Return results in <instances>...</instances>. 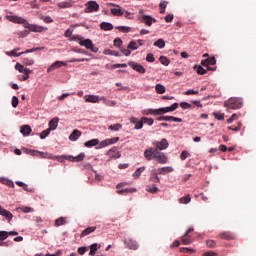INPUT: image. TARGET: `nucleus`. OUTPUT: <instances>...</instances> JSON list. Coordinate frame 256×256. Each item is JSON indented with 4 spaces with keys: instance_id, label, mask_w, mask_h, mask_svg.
<instances>
[{
    "instance_id": "1",
    "label": "nucleus",
    "mask_w": 256,
    "mask_h": 256,
    "mask_svg": "<svg viewBox=\"0 0 256 256\" xmlns=\"http://www.w3.org/2000/svg\"><path fill=\"white\" fill-rule=\"evenodd\" d=\"M6 19L10 21L11 23H17L18 25H23L25 29H29V31H32L33 33H41L43 32V26H37L35 24H29V22L19 16L15 15H8L6 16Z\"/></svg>"
},
{
    "instance_id": "2",
    "label": "nucleus",
    "mask_w": 256,
    "mask_h": 256,
    "mask_svg": "<svg viewBox=\"0 0 256 256\" xmlns=\"http://www.w3.org/2000/svg\"><path fill=\"white\" fill-rule=\"evenodd\" d=\"M144 157L146 161H153V159H155L157 163H160V165H165L169 161V158L167 155H165V153L153 150V147H150L144 151Z\"/></svg>"
},
{
    "instance_id": "3",
    "label": "nucleus",
    "mask_w": 256,
    "mask_h": 256,
    "mask_svg": "<svg viewBox=\"0 0 256 256\" xmlns=\"http://www.w3.org/2000/svg\"><path fill=\"white\" fill-rule=\"evenodd\" d=\"M224 106L227 107V109H241V107H243V99L230 98L228 101L224 102Z\"/></svg>"
},
{
    "instance_id": "4",
    "label": "nucleus",
    "mask_w": 256,
    "mask_h": 256,
    "mask_svg": "<svg viewBox=\"0 0 256 256\" xmlns=\"http://www.w3.org/2000/svg\"><path fill=\"white\" fill-rule=\"evenodd\" d=\"M201 65L203 67H207L208 71H216L217 66H215V65H217V60L215 59V57H210V58L202 60Z\"/></svg>"
},
{
    "instance_id": "5",
    "label": "nucleus",
    "mask_w": 256,
    "mask_h": 256,
    "mask_svg": "<svg viewBox=\"0 0 256 256\" xmlns=\"http://www.w3.org/2000/svg\"><path fill=\"white\" fill-rule=\"evenodd\" d=\"M137 49H139L137 42L132 40L129 42L127 48H120V51L123 53V55H125V57H129V55H131V51H137Z\"/></svg>"
},
{
    "instance_id": "6",
    "label": "nucleus",
    "mask_w": 256,
    "mask_h": 256,
    "mask_svg": "<svg viewBox=\"0 0 256 256\" xmlns=\"http://www.w3.org/2000/svg\"><path fill=\"white\" fill-rule=\"evenodd\" d=\"M152 145L155 147L153 150L165 151V149L169 147V141H167L166 138H163L161 141H154Z\"/></svg>"
},
{
    "instance_id": "7",
    "label": "nucleus",
    "mask_w": 256,
    "mask_h": 256,
    "mask_svg": "<svg viewBox=\"0 0 256 256\" xmlns=\"http://www.w3.org/2000/svg\"><path fill=\"white\" fill-rule=\"evenodd\" d=\"M79 45H81V47H85L86 49H90L92 53H97L99 51V48L95 47L90 39L80 41Z\"/></svg>"
},
{
    "instance_id": "8",
    "label": "nucleus",
    "mask_w": 256,
    "mask_h": 256,
    "mask_svg": "<svg viewBox=\"0 0 256 256\" xmlns=\"http://www.w3.org/2000/svg\"><path fill=\"white\" fill-rule=\"evenodd\" d=\"M19 50L20 48H15L10 52H7V55H10L11 57H21V55H25V53H35V51H39V48H32V49L26 50L25 52L17 53V51Z\"/></svg>"
},
{
    "instance_id": "9",
    "label": "nucleus",
    "mask_w": 256,
    "mask_h": 256,
    "mask_svg": "<svg viewBox=\"0 0 256 256\" xmlns=\"http://www.w3.org/2000/svg\"><path fill=\"white\" fill-rule=\"evenodd\" d=\"M97 11H99V4H97V2L89 1L86 3L84 13H95Z\"/></svg>"
},
{
    "instance_id": "10",
    "label": "nucleus",
    "mask_w": 256,
    "mask_h": 256,
    "mask_svg": "<svg viewBox=\"0 0 256 256\" xmlns=\"http://www.w3.org/2000/svg\"><path fill=\"white\" fill-rule=\"evenodd\" d=\"M129 67H131L134 71H137V73H140L141 75H144V73L147 72L145 67L137 62H130Z\"/></svg>"
},
{
    "instance_id": "11",
    "label": "nucleus",
    "mask_w": 256,
    "mask_h": 256,
    "mask_svg": "<svg viewBox=\"0 0 256 256\" xmlns=\"http://www.w3.org/2000/svg\"><path fill=\"white\" fill-rule=\"evenodd\" d=\"M177 107H179V103H174L169 107H165V108H160L158 109V115H161L163 113H171L173 111H176Z\"/></svg>"
},
{
    "instance_id": "12",
    "label": "nucleus",
    "mask_w": 256,
    "mask_h": 256,
    "mask_svg": "<svg viewBox=\"0 0 256 256\" xmlns=\"http://www.w3.org/2000/svg\"><path fill=\"white\" fill-rule=\"evenodd\" d=\"M63 159H66L67 161H74L75 163H79V161H83L85 159V154L84 153H80L76 157L69 156V155H64Z\"/></svg>"
},
{
    "instance_id": "13",
    "label": "nucleus",
    "mask_w": 256,
    "mask_h": 256,
    "mask_svg": "<svg viewBox=\"0 0 256 256\" xmlns=\"http://www.w3.org/2000/svg\"><path fill=\"white\" fill-rule=\"evenodd\" d=\"M66 66H67V63L63 61H56L47 69V73H51L52 71H55V69H59L60 67H66Z\"/></svg>"
},
{
    "instance_id": "14",
    "label": "nucleus",
    "mask_w": 256,
    "mask_h": 256,
    "mask_svg": "<svg viewBox=\"0 0 256 256\" xmlns=\"http://www.w3.org/2000/svg\"><path fill=\"white\" fill-rule=\"evenodd\" d=\"M0 215L2 217H5L8 223H11V221L13 220V214L7 209L2 208L1 206H0Z\"/></svg>"
},
{
    "instance_id": "15",
    "label": "nucleus",
    "mask_w": 256,
    "mask_h": 256,
    "mask_svg": "<svg viewBox=\"0 0 256 256\" xmlns=\"http://www.w3.org/2000/svg\"><path fill=\"white\" fill-rule=\"evenodd\" d=\"M130 123H132V125H135V129L139 130V129H143V120H139V118H135V117H130L129 118Z\"/></svg>"
},
{
    "instance_id": "16",
    "label": "nucleus",
    "mask_w": 256,
    "mask_h": 256,
    "mask_svg": "<svg viewBox=\"0 0 256 256\" xmlns=\"http://www.w3.org/2000/svg\"><path fill=\"white\" fill-rule=\"evenodd\" d=\"M219 237L225 241H233L235 239V234L229 231H224L219 234Z\"/></svg>"
},
{
    "instance_id": "17",
    "label": "nucleus",
    "mask_w": 256,
    "mask_h": 256,
    "mask_svg": "<svg viewBox=\"0 0 256 256\" xmlns=\"http://www.w3.org/2000/svg\"><path fill=\"white\" fill-rule=\"evenodd\" d=\"M138 19L139 21H141V23H144L148 27H151L153 25V17L149 15L140 16Z\"/></svg>"
},
{
    "instance_id": "18",
    "label": "nucleus",
    "mask_w": 256,
    "mask_h": 256,
    "mask_svg": "<svg viewBox=\"0 0 256 256\" xmlns=\"http://www.w3.org/2000/svg\"><path fill=\"white\" fill-rule=\"evenodd\" d=\"M158 121H174L175 123H183V119L175 116H160Z\"/></svg>"
},
{
    "instance_id": "19",
    "label": "nucleus",
    "mask_w": 256,
    "mask_h": 256,
    "mask_svg": "<svg viewBox=\"0 0 256 256\" xmlns=\"http://www.w3.org/2000/svg\"><path fill=\"white\" fill-rule=\"evenodd\" d=\"M96 230H97L96 226L87 227L82 231V233L80 234V237L81 238L87 237V235H91V233H95Z\"/></svg>"
},
{
    "instance_id": "20",
    "label": "nucleus",
    "mask_w": 256,
    "mask_h": 256,
    "mask_svg": "<svg viewBox=\"0 0 256 256\" xmlns=\"http://www.w3.org/2000/svg\"><path fill=\"white\" fill-rule=\"evenodd\" d=\"M84 100L86 101V103H99V101H101V99H99V96L95 95H85Z\"/></svg>"
},
{
    "instance_id": "21",
    "label": "nucleus",
    "mask_w": 256,
    "mask_h": 256,
    "mask_svg": "<svg viewBox=\"0 0 256 256\" xmlns=\"http://www.w3.org/2000/svg\"><path fill=\"white\" fill-rule=\"evenodd\" d=\"M31 131H33V130L31 129V126H29V125H22L20 128V133H22V135L24 137H29V135H31Z\"/></svg>"
},
{
    "instance_id": "22",
    "label": "nucleus",
    "mask_w": 256,
    "mask_h": 256,
    "mask_svg": "<svg viewBox=\"0 0 256 256\" xmlns=\"http://www.w3.org/2000/svg\"><path fill=\"white\" fill-rule=\"evenodd\" d=\"M174 169L171 166L159 168L157 170L158 175H167V173H173Z\"/></svg>"
},
{
    "instance_id": "23",
    "label": "nucleus",
    "mask_w": 256,
    "mask_h": 256,
    "mask_svg": "<svg viewBox=\"0 0 256 256\" xmlns=\"http://www.w3.org/2000/svg\"><path fill=\"white\" fill-rule=\"evenodd\" d=\"M126 245L129 249H132L133 251H137L139 249V245H137V242L135 240H127Z\"/></svg>"
},
{
    "instance_id": "24",
    "label": "nucleus",
    "mask_w": 256,
    "mask_h": 256,
    "mask_svg": "<svg viewBox=\"0 0 256 256\" xmlns=\"http://www.w3.org/2000/svg\"><path fill=\"white\" fill-rule=\"evenodd\" d=\"M59 125V118H53L50 122H49V128L50 131H55V129H57V126Z\"/></svg>"
},
{
    "instance_id": "25",
    "label": "nucleus",
    "mask_w": 256,
    "mask_h": 256,
    "mask_svg": "<svg viewBox=\"0 0 256 256\" xmlns=\"http://www.w3.org/2000/svg\"><path fill=\"white\" fill-rule=\"evenodd\" d=\"M136 192H137V189L135 188H126V189L117 191L118 195H129V193H136Z\"/></svg>"
},
{
    "instance_id": "26",
    "label": "nucleus",
    "mask_w": 256,
    "mask_h": 256,
    "mask_svg": "<svg viewBox=\"0 0 256 256\" xmlns=\"http://www.w3.org/2000/svg\"><path fill=\"white\" fill-rule=\"evenodd\" d=\"M100 29H102L103 31H113V24L109 22H102L100 24Z\"/></svg>"
},
{
    "instance_id": "27",
    "label": "nucleus",
    "mask_w": 256,
    "mask_h": 256,
    "mask_svg": "<svg viewBox=\"0 0 256 256\" xmlns=\"http://www.w3.org/2000/svg\"><path fill=\"white\" fill-rule=\"evenodd\" d=\"M81 137V131L79 130H73V132L70 134L69 139L70 141H77Z\"/></svg>"
},
{
    "instance_id": "28",
    "label": "nucleus",
    "mask_w": 256,
    "mask_h": 256,
    "mask_svg": "<svg viewBox=\"0 0 256 256\" xmlns=\"http://www.w3.org/2000/svg\"><path fill=\"white\" fill-rule=\"evenodd\" d=\"M98 249H101V246L99 244L94 243V244L90 245L89 255L90 256H95V253H97Z\"/></svg>"
},
{
    "instance_id": "29",
    "label": "nucleus",
    "mask_w": 256,
    "mask_h": 256,
    "mask_svg": "<svg viewBox=\"0 0 256 256\" xmlns=\"http://www.w3.org/2000/svg\"><path fill=\"white\" fill-rule=\"evenodd\" d=\"M155 91L158 93V95H163V93H166L167 88H165L163 84H156Z\"/></svg>"
},
{
    "instance_id": "30",
    "label": "nucleus",
    "mask_w": 256,
    "mask_h": 256,
    "mask_svg": "<svg viewBox=\"0 0 256 256\" xmlns=\"http://www.w3.org/2000/svg\"><path fill=\"white\" fill-rule=\"evenodd\" d=\"M85 147L91 148L99 145V139L88 140L84 143Z\"/></svg>"
},
{
    "instance_id": "31",
    "label": "nucleus",
    "mask_w": 256,
    "mask_h": 256,
    "mask_svg": "<svg viewBox=\"0 0 256 256\" xmlns=\"http://www.w3.org/2000/svg\"><path fill=\"white\" fill-rule=\"evenodd\" d=\"M111 13H112V15H114V17H122L123 10H121V7L112 8Z\"/></svg>"
},
{
    "instance_id": "32",
    "label": "nucleus",
    "mask_w": 256,
    "mask_h": 256,
    "mask_svg": "<svg viewBox=\"0 0 256 256\" xmlns=\"http://www.w3.org/2000/svg\"><path fill=\"white\" fill-rule=\"evenodd\" d=\"M111 153H115L111 156V159H119L121 157V153L115 148H112L108 151V155H111Z\"/></svg>"
},
{
    "instance_id": "33",
    "label": "nucleus",
    "mask_w": 256,
    "mask_h": 256,
    "mask_svg": "<svg viewBox=\"0 0 256 256\" xmlns=\"http://www.w3.org/2000/svg\"><path fill=\"white\" fill-rule=\"evenodd\" d=\"M150 181H152L153 183H161V179L159 178V173L153 172L150 176Z\"/></svg>"
},
{
    "instance_id": "34",
    "label": "nucleus",
    "mask_w": 256,
    "mask_h": 256,
    "mask_svg": "<svg viewBox=\"0 0 256 256\" xmlns=\"http://www.w3.org/2000/svg\"><path fill=\"white\" fill-rule=\"evenodd\" d=\"M179 203L182 205H187L188 203H191V195L183 196L179 199Z\"/></svg>"
},
{
    "instance_id": "35",
    "label": "nucleus",
    "mask_w": 256,
    "mask_h": 256,
    "mask_svg": "<svg viewBox=\"0 0 256 256\" xmlns=\"http://www.w3.org/2000/svg\"><path fill=\"white\" fill-rule=\"evenodd\" d=\"M0 183H2L3 185H7V187H15V184L13 183V181L7 179V178H0Z\"/></svg>"
},
{
    "instance_id": "36",
    "label": "nucleus",
    "mask_w": 256,
    "mask_h": 256,
    "mask_svg": "<svg viewBox=\"0 0 256 256\" xmlns=\"http://www.w3.org/2000/svg\"><path fill=\"white\" fill-rule=\"evenodd\" d=\"M67 220L65 217H60L55 220V227H61V225H65Z\"/></svg>"
},
{
    "instance_id": "37",
    "label": "nucleus",
    "mask_w": 256,
    "mask_h": 256,
    "mask_svg": "<svg viewBox=\"0 0 256 256\" xmlns=\"http://www.w3.org/2000/svg\"><path fill=\"white\" fill-rule=\"evenodd\" d=\"M142 115H159L158 109L153 110V109H146L142 111Z\"/></svg>"
},
{
    "instance_id": "38",
    "label": "nucleus",
    "mask_w": 256,
    "mask_h": 256,
    "mask_svg": "<svg viewBox=\"0 0 256 256\" xmlns=\"http://www.w3.org/2000/svg\"><path fill=\"white\" fill-rule=\"evenodd\" d=\"M141 119H142V125L145 123L146 125L151 127L153 123H155V120H153V118L142 117Z\"/></svg>"
},
{
    "instance_id": "39",
    "label": "nucleus",
    "mask_w": 256,
    "mask_h": 256,
    "mask_svg": "<svg viewBox=\"0 0 256 256\" xmlns=\"http://www.w3.org/2000/svg\"><path fill=\"white\" fill-rule=\"evenodd\" d=\"M108 129H109L110 131H119V130L123 129V125H122V124H119V123H116V124L110 125V126L108 127Z\"/></svg>"
},
{
    "instance_id": "40",
    "label": "nucleus",
    "mask_w": 256,
    "mask_h": 256,
    "mask_svg": "<svg viewBox=\"0 0 256 256\" xmlns=\"http://www.w3.org/2000/svg\"><path fill=\"white\" fill-rule=\"evenodd\" d=\"M243 127V123L238 122L237 126H228L227 129H229L230 131H241V128Z\"/></svg>"
},
{
    "instance_id": "41",
    "label": "nucleus",
    "mask_w": 256,
    "mask_h": 256,
    "mask_svg": "<svg viewBox=\"0 0 256 256\" xmlns=\"http://www.w3.org/2000/svg\"><path fill=\"white\" fill-rule=\"evenodd\" d=\"M143 171H145V166L138 168V169L133 173V177H136V179H139V177H141V173H143Z\"/></svg>"
},
{
    "instance_id": "42",
    "label": "nucleus",
    "mask_w": 256,
    "mask_h": 256,
    "mask_svg": "<svg viewBox=\"0 0 256 256\" xmlns=\"http://www.w3.org/2000/svg\"><path fill=\"white\" fill-rule=\"evenodd\" d=\"M154 47H158L159 49H163L165 47V40L163 39H158L155 43H154Z\"/></svg>"
},
{
    "instance_id": "43",
    "label": "nucleus",
    "mask_w": 256,
    "mask_h": 256,
    "mask_svg": "<svg viewBox=\"0 0 256 256\" xmlns=\"http://www.w3.org/2000/svg\"><path fill=\"white\" fill-rule=\"evenodd\" d=\"M194 69L198 73V75H205L207 73V70L203 68L202 66H195Z\"/></svg>"
},
{
    "instance_id": "44",
    "label": "nucleus",
    "mask_w": 256,
    "mask_h": 256,
    "mask_svg": "<svg viewBox=\"0 0 256 256\" xmlns=\"http://www.w3.org/2000/svg\"><path fill=\"white\" fill-rule=\"evenodd\" d=\"M51 133V129L47 128L46 130H43L40 133V139H46L47 137H49V134Z\"/></svg>"
},
{
    "instance_id": "45",
    "label": "nucleus",
    "mask_w": 256,
    "mask_h": 256,
    "mask_svg": "<svg viewBox=\"0 0 256 256\" xmlns=\"http://www.w3.org/2000/svg\"><path fill=\"white\" fill-rule=\"evenodd\" d=\"M159 61L162 65H165V67H167L169 65V63H171V61L165 56H161L159 58Z\"/></svg>"
},
{
    "instance_id": "46",
    "label": "nucleus",
    "mask_w": 256,
    "mask_h": 256,
    "mask_svg": "<svg viewBox=\"0 0 256 256\" xmlns=\"http://www.w3.org/2000/svg\"><path fill=\"white\" fill-rule=\"evenodd\" d=\"M58 7L60 9H69V8H71V2H60L58 4Z\"/></svg>"
},
{
    "instance_id": "47",
    "label": "nucleus",
    "mask_w": 256,
    "mask_h": 256,
    "mask_svg": "<svg viewBox=\"0 0 256 256\" xmlns=\"http://www.w3.org/2000/svg\"><path fill=\"white\" fill-rule=\"evenodd\" d=\"M146 191L148 193H157L159 191V188L155 185H153L152 187L151 186H147L146 187Z\"/></svg>"
},
{
    "instance_id": "48",
    "label": "nucleus",
    "mask_w": 256,
    "mask_h": 256,
    "mask_svg": "<svg viewBox=\"0 0 256 256\" xmlns=\"http://www.w3.org/2000/svg\"><path fill=\"white\" fill-rule=\"evenodd\" d=\"M117 29L121 33H129V32H131V27H127V26H118Z\"/></svg>"
},
{
    "instance_id": "49",
    "label": "nucleus",
    "mask_w": 256,
    "mask_h": 256,
    "mask_svg": "<svg viewBox=\"0 0 256 256\" xmlns=\"http://www.w3.org/2000/svg\"><path fill=\"white\" fill-rule=\"evenodd\" d=\"M213 116L215 117V119H218V121H223L225 119L224 113L214 112Z\"/></svg>"
},
{
    "instance_id": "50",
    "label": "nucleus",
    "mask_w": 256,
    "mask_h": 256,
    "mask_svg": "<svg viewBox=\"0 0 256 256\" xmlns=\"http://www.w3.org/2000/svg\"><path fill=\"white\" fill-rule=\"evenodd\" d=\"M183 245H191V237L189 236H183L182 239H181Z\"/></svg>"
},
{
    "instance_id": "51",
    "label": "nucleus",
    "mask_w": 256,
    "mask_h": 256,
    "mask_svg": "<svg viewBox=\"0 0 256 256\" xmlns=\"http://www.w3.org/2000/svg\"><path fill=\"white\" fill-rule=\"evenodd\" d=\"M187 157H191V154H189L187 150L182 151V153L180 154L181 161H185Z\"/></svg>"
},
{
    "instance_id": "52",
    "label": "nucleus",
    "mask_w": 256,
    "mask_h": 256,
    "mask_svg": "<svg viewBox=\"0 0 256 256\" xmlns=\"http://www.w3.org/2000/svg\"><path fill=\"white\" fill-rule=\"evenodd\" d=\"M206 245L210 249H214V247H217V242H215V240H207Z\"/></svg>"
},
{
    "instance_id": "53",
    "label": "nucleus",
    "mask_w": 256,
    "mask_h": 256,
    "mask_svg": "<svg viewBox=\"0 0 256 256\" xmlns=\"http://www.w3.org/2000/svg\"><path fill=\"white\" fill-rule=\"evenodd\" d=\"M9 237V232L7 231H0V241H5Z\"/></svg>"
},
{
    "instance_id": "54",
    "label": "nucleus",
    "mask_w": 256,
    "mask_h": 256,
    "mask_svg": "<svg viewBox=\"0 0 256 256\" xmlns=\"http://www.w3.org/2000/svg\"><path fill=\"white\" fill-rule=\"evenodd\" d=\"M87 251H89V247L82 246L78 248L79 255H85Z\"/></svg>"
},
{
    "instance_id": "55",
    "label": "nucleus",
    "mask_w": 256,
    "mask_h": 256,
    "mask_svg": "<svg viewBox=\"0 0 256 256\" xmlns=\"http://www.w3.org/2000/svg\"><path fill=\"white\" fill-rule=\"evenodd\" d=\"M20 211H22V213H33V208L27 207V206H22L20 208Z\"/></svg>"
},
{
    "instance_id": "56",
    "label": "nucleus",
    "mask_w": 256,
    "mask_h": 256,
    "mask_svg": "<svg viewBox=\"0 0 256 256\" xmlns=\"http://www.w3.org/2000/svg\"><path fill=\"white\" fill-rule=\"evenodd\" d=\"M29 31H30V30L20 31V32L18 33L19 39H23V38L27 37V35H29Z\"/></svg>"
},
{
    "instance_id": "57",
    "label": "nucleus",
    "mask_w": 256,
    "mask_h": 256,
    "mask_svg": "<svg viewBox=\"0 0 256 256\" xmlns=\"http://www.w3.org/2000/svg\"><path fill=\"white\" fill-rule=\"evenodd\" d=\"M180 107L182 109H193V106L191 104L187 103V102H181Z\"/></svg>"
},
{
    "instance_id": "58",
    "label": "nucleus",
    "mask_w": 256,
    "mask_h": 256,
    "mask_svg": "<svg viewBox=\"0 0 256 256\" xmlns=\"http://www.w3.org/2000/svg\"><path fill=\"white\" fill-rule=\"evenodd\" d=\"M109 145H111L110 144V142H109V139H106V140H103V141H101L100 142V149H103L104 147H109Z\"/></svg>"
},
{
    "instance_id": "59",
    "label": "nucleus",
    "mask_w": 256,
    "mask_h": 256,
    "mask_svg": "<svg viewBox=\"0 0 256 256\" xmlns=\"http://www.w3.org/2000/svg\"><path fill=\"white\" fill-rule=\"evenodd\" d=\"M19 105V98H17V96H13L12 97V107H14V109H16V107Z\"/></svg>"
},
{
    "instance_id": "60",
    "label": "nucleus",
    "mask_w": 256,
    "mask_h": 256,
    "mask_svg": "<svg viewBox=\"0 0 256 256\" xmlns=\"http://www.w3.org/2000/svg\"><path fill=\"white\" fill-rule=\"evenodd\" d=\"M146 61H148V63H155V56L151 53L147 54Z\"/></svg>"
},
{
    "instance_id": "61",
    "label": "nucleus",
    "mask_w": 256,
    "mask_h": 256,
    "mask_svg": "<svg viewBox=\"0 0 256 256\" xmlns=\"http://www.w3.org/2000/svg\"><path fill=\"white\" fill-rule=\"evenodd\" d=\"M123 45V40L121 38L114 39V47H121Z\"/></svg>"
},
{
    "instance_id": "62",
    "label": "nucleus",
    "mask_w": 256,
    "mask_h": 256,
    "mask_svg": "<svg viewBox=\"0 0 256 256\" xmlns=\"http://www.w3.org/2000/svg\"><path fill=\"white\" fill-rule=\"evenodd\" d=\"M24 65H33V63H35V61L32 58H24L23 61Z\"/></svg>"
},
{
    "instance_id": "63",
    "label": "nucleus",
    "mask_w": 256,
    "mask_h": 256,
    "mask_svg": "<svg viewBox=\"0 0 256 256\" xmlns=\"http://www.w3.org/2000/svg\"><path fill=\"white\" fill-rule=\"evenodd\" d=\"M239 119V114H233L228 120L227 123H232L233 121H237Z\"/></svg>"
},
{
    "instance_id": "64",
    "label": "nucleus",
    "mask_w": 256,
    "mask_h": 256,
    "mask_svg": "<svg viewBox=\"0 0 256 256\" xmlns=\"http://www.w3.org/2000/svg\"><path fill=\"white\" fill-rule=\"evenodd\" d=\"M203 255L204 256H217V253L213 252V251H208V252H205Z\"/></svg>"
}]
</instances>
